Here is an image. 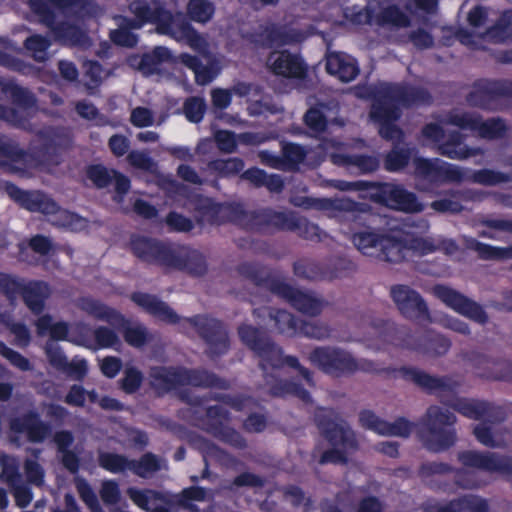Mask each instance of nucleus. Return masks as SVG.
Returning a JSON list of instances; mask_svg holds the SVG:
<instances>
[{
  "label": "nucleus",
  "instance_id": "nucleus-20",
  "mask_svg": "<svg viewBox=\"0 0 512 512\" xmlns=\"http://www.w3.org/2000/svg\"><path fill=\"white\" fill-rule=\"evenodd\" d=\"M130 12L135 16L134 20L129 21L128 26L133 29H139L146 23H156L157 31L160 33L161 24L170 25L175 16L162 8L151 9L150 6L142 0L133 1L129 5Z\"/></svg>",
  "mask_w": 512,
  "mask_h": 512
},
{
  "label": "nucleus",
  "instance_id": "nucleus-37",
  "mask_svg": "<svg viewBox=\"0 0 512 512\" xmlns=\"http://www.w3.org/2000/svg\"><path fill=\"white\" fill-rule=\"evenodd\" d=\"M496 82L485 84L475 88L468 96L470 105L480 108L495 109L498 107L500 95L498 91H494Z\"/></svg>",
  "mask_w": 512,
  "mask_h": 512
},
{
  "label": "nucleus",
  "instance_id": "nucleus-24",
  "mask_svg": "<svg viewBox=\"0 0 512 512\" xmlns=\"http://www.w3.org/2000/svg\"><path fill=\"white\" fill-rule=\"evenodd\" d=\"M341 144L333 140H325L321 145L323 156H329L333 163L338 165L355 166L361 172H371L377 169L378 160L370 156H355L350 157L342 153H338Z\"/></svg>",
  "mask_w": 512,
  "mask_h": 512
},
{
  "label": "nucleus",
  "instance_id": "nucleus-42",
  "mask_svg": "<svg viewBox=\"0 0 512 512\" xmlns=\"http://www.w3.org/2000/svg\"><path fill=\"white\" fill-rule=\"evenodd\" d=\"M474 435L481 444L488 447L498 448L507 443L504 431L486 424L477 425L474 428Z\"/></svg>",
  "mask_w": 512,
  "mask_h": 512
},
{
  "label": "nucleus",
  "instance_id": "nucleus-31",
  "mask_svg": "<svg viewBox=\"0 0 512 512\" xmlns=\"http://www.w3.org/2000/svg\"><path fill=\"white\" fill-rule=\"evenodd\" d=\"M327 72L336 76L342 82H350L359 73L354 58L344 53H330L326 61Z\"/></svg>",
  "mask_w": 512,
  "mask_h": 512
},
{
  "label": "nucleus",
  "instance_id": "nucleus-44",
  "mask_svg": "<svg viewBox=\"0 0 512 512\" xmlns=\"http://www.w3.org/2000/svg\"><path fill=\"white\" fill-rule=\"evenodd\" d=\"M469 248L475 250L480 257L484 259L504 260L512 258V246L510 247H495L483 244L475 239L467 241Z\"/></svg>",
  "mask_w": 512,
  "mask_h": 512
},
{
  "label": "nucleus",
  "instance_id": "nucleus-40",
  "mask_svg": "<svg viewBox=\"0 0 512 512\" xmlns=\"http://www.w3.org/2000/svg\"><path fill=\"white\" fill-rule=\"evenodd\" d=\"M49 221L58 227L66 228L71 231H82L87 227V220L77 214L71 213L67 210L60 209L50 215H47Z\"/></svg>",
  "mask_w": 512,
  "mask_h": 512
},
{
  "label": "nucleus",
  "instance_id": "nucleus-14",
  "mask_svg": "<svg viewBox=\"0 0 512 512\" xmlns=\"http://www.w3.org/2000/svg\"><path fill=\"white\" fill-rule=\"evenodd\" d=\"M429 228L428 221L424 219L403 226L410 257L427 255L439 248V236L429 234Z\"/></svg>",
  "mask_w": 512,
  "mask_h": 512
},
{
  "label": "nucleus",
  "instance_id": "nucleus-4",
  "mask_svg": "<svg viewBox=\"0 0 512 512\" xmlns=\"http://www.w3.org/2000/svg\"><path fill=\"white\" fill-rule=\"evenodd\" d=\"M412 91H407L399 87L383 85L379 96L376 97L370 117L379 125L380 135L388 140L398 141L401 139L402 132L393 124L399 118L398 104L408 105L418 101L416 98L410 99Z\"/></svg>",
  "mask_w": 512,
  "mask_h": 512
},
{
  "label": "nucleus",
  "instance_id": "nucleus-2",
  "mask_svg": "<svg viewBox=\"0 0 512 512\" xmlns=\"http://www.w3.org/2000/svg\"><path fill=\"white\" fill-rule=\"evenodd\" d=\"M309 360L329 375L342 376L359 370L385 374L388 378L412 382L430 393L450 391L459 385L458 381L451 378L435 377L413 367L380 368L370 361H358L351 353L337 347H318L310 353Z\"/></svg>",
  "mask_w": 512,
  "mask_h": 512
},
{
  "label": "nucleus",
  "instance_id": "nucleus-63",
  "mask_svg": "<svg viewBox=\"0 0 512 512\" xmlns=\"http://www.w3.org/2000/svg\"><path fill=\"white\" fill-rule=\"evenodd\" d=\"M22 281L14 275L0 272V292L14 299L20 294Z\"/></svg>",
  "mask_w": 512,
  "mask_h": 512
},
{
  "label": "nucleus",
  "instance_id": "nucleus-34",
  "mask_svg": "<svg viewBox=\"0 0 512 512\" xmlns=\"http://www.w3.org/2000/svg\"><path fill=\"white\" fill-rule=\"evenodd\" d=\"M215 141L218 148L225 153H232L237 147V142L257 145L264 141V138L259 134L254 133H243L237 138L236 136L227 130H218L214 133Z\"/></svg>",
  "mask_w": 512,
  "mask_h": 512
},
{
  "label": "nucleus",
  "instance_id": "nucleus-48",
  "mask_svg": "<svg viewBox=\"0 0 512 512\" xmlns=\"http://www.w3.org/2000/svg\"><path fill=\"white\" fill-rule=\"evenodd\" d=\"M99 464L105 470L111 473H121L130 471L132 461L123 455L103 452L99 455Z\"/></svg>",
  "mask_w": 512,
  "mask_h": 512
},
{
  "label": "nucleus",
  "instance_id": "nucleus-3",
  "mask_svg": "<svg viewBox=\"0 0 512 512\" xmlns=\"http://www.w3.org/2000/svg\"><path fill=\"white\" fill-rule=\"evenodd\" d=\"M388 345L416 350L429 357L443 356L451 346L448 339L438 334H430L421 341H416L405 329L394 324H387L379 331L377 339L371 341L368 347L374 350H385Z\"/></svg>",
  "mask_w": 512,
  "mask_h": 512
},
{
  "label": "nucleus",
  "instance_id": "nucleus-49",
  "mask_svg": "<svg viewBox=\"0 0 512 512\" xmlns=\"http://www.w3.org/2000/svg\"><path fill=\"white\" fill-rule=\"evenodd\" d=\"M26 50L38 62H44L48 59V48L51 42L48 38L41 35H32L24 42Z\"/></svg>",
  "mask_w": 512,
  "mask_h": 512
},
{
  "label": "nucleus",
  "instance_id": "nucleus-43",
  "mask_svg": "<svg viewBox=\"0 0 512 512\" xmlns=\"http://www.w3.org/2000/svg\"><path fill=\"white\" fill-rule=\"evenodd\" d=\"M452 406L462 415L471 419H480L488 415L490 411L489 404L472 399H456Z\"/></svg>",
  "mask_w": 512,
  "mask_h": 512
},
{
  "label": "nucleus",
  "instance_id": "nucleus-46",
  "mask_svg": "<svg viewBox=\"0 0 512 512\" xmlns=\"http://www.w3.org/2000/svg\"><path fill=\"white\" fill-rule=\"evenodd\" d=\"M171 59L170 51L165 47H156L152 52L143 55L139 69L144 74H152L158 67Z\"/></svg>",
  "mask_w": 512,
  "mask_h": 512
},
{
  "label": "nucleus",
  "instance_id": "nucleus-56",
  "mask_svg": "<svg viewBox=\"0 0 512 512\" xmlns=\"http://www.w3.org/2000/svg\"><path fill=\"white\" fill-rule=\"evenodd\" d=\"M161 461L152 454L144 455L139 462L132 461L130 471L141 477H148L161 469Z\"/></svg>",
  "mask_w": 512,
  "mask_h": 512
},
{
  "label": "nucleus",
  "instance_id": "nucleus-25",
  "mask_svg": "<svg viewBox=\"0 0 512 512\" xmlns=\"http://www.w3.org/2000/svg\"><path fill=\"white\" fill-rule=\"evenodd\" d=\"M360 422L363 427L383 436L408 437L412 430L410 423L404 419L388 423L370 411H364L360 414Z\"/></svg>",
  "mask_w": 512,
  "mask_h": 512
},
{
  "label": "nucleus",
  "instance_id": "nucleus-12",
  "mask_svg": "<svg viewBox=\"0 0 512 512\" xmlns=\"http://www.w3.org/2000/svg\"><path fill=\"white\" fill-rule=\"evenodd\" d=\"M72 2L73 0H30V6L35 13L42 16L43 22L52 27L60 40L73 45H84L86 43V35L82 30L70 24L54 27L53 17L48 10V4L57 7H67Z\"/></svg>",
  "mask_w": 512,
  "mask_h": 512
},
{
  "label": "nucleus",
  "instance_id": "nucleus-19",
  "mask_svg": "<svg viewBox=\"0 0 512 512\" xmlns=\"http://www.w3.org/2000/svg\"><path fill=\"white\" fill-rule=\"evenodd\" d=\"M398 310L406 318L419 319L428 315V310L418 292L406 285H396L390 290Z\"/></svg>",
  "mask_w": 512,
  "mask_h": 512
},
{
  "label": "nucleus",
  "instance_id": "nucleus-26",
  "mask_svg": "<svg viewBox=\"0 0 512 512\" xmlns=\"http://www.w3.org/2000/svg\"><path fill=\"white\" fill-rule=\"evenodd\" d=\"M379 258L395 263L410 258L403 228L401 230H393L384 234Z\"/></svg>",
  "mask_w": 512,
  "mask_h": 512
},
{
  "label": "nucleus",
  "instance_id": "nucleus-27",
  "mask_svg": "<svg viewBox=\"0 0 512 512\" xmlns=\"http://www.w3.org/2000/svg\"><path fill=\"white\" fill-rule=\"evenodd\" d=\"M75 305L81 312L94 320L108 322L112 325L123 321L120 313L98 299L89 296L80 297L76 300Z\"/></svg>",
  "mask_w": 512,
  "mask_h": 512
},
{
  "label": "nucleus",
  "instance_id": "nucleus-13",
  "mask_svg": "<svg viewBox=\"0 0 512 512\" xmlns=\"http://www.w3.org/2000/svg\"><path fill=\"white\" fill-rule=\"evenodd\" d=\"M326 438L333 449L326 451L320 458V463H343L347 460L346 452L356 447L353 432L342 424L331 423L323 427Z\"/></svg>",
  "mask_w": 512,
  "mask_h": 512
},
{
  "label": "nucleus",
  "instance_id": "nucleus-15",
  "mask_svg": "<svg viewBox=\"0 0 512 512\" xmlns=\"http://www.w3.org/2000/svg\"><path fill=\"white\" fill-rule=\"evenodd\" d=\"M433 293L457 313L480 324L487 322L488 316L482 307L459 292L449 287L438 285L433 288Z\"/></svg>",
  "mask_w": 512,
  "mask_h": 512
},
{
  "label": "nucleus",
  "instance_id": "nucleus-23",
  "mask_svg": "<svg viewBox=\"0 0 512 512\" xmlns=\"http://www.w3.org/2000/svg\"><path fill=\"white\" fill-rule=\"evenodd\" d=\"M266 66L274 74L288 78H302L306 72L302 59L286 51L272 52L266 60Z\"/></svg>",
  "mask_w": 512,
  "mask_h": 512
},
{
  "label": "nucleus",
  "instance_id": "nucleus-54",
  "mask_svg": "<svg viewBox=\"0 0 512 512\" xmlns=\"http://www.w3.org/2000/svg\"><path fill=\"white\" fill-rule=\"evenodd\" d=\"M305 34L295 28H281L271 33V45L280 47L292 43L300 42L305 38Z\"/></svg>",
  "mask_w": 512,
  "mask_h": 512
},
{
  "label": "nucleus",
  "instance_id": "nucleus-28",
  "mask_svg": "<svg viewBox=\"0 0 512 512\" xmlns=\"http://www.w3.org/2000/svg\"><path fill=\"white\" fill-rule=\"evenodd\" d=\"M294 204L298 206L315 207L327 212L330 217H338L343 212L363 211L360 205L348 198L294 200Z\"/></svg>",
  "mask_w": 512,
  "mask_h": 512
},
{
  "label": "nucleus",
  "instance_id": "nucleus-17",
  "mask_svg": "<svg viewBox=\"0 0 512 512\" xmlns=\"http://www.w3.org/2000/svg\"><path fill=\"white\" fill-rule=\"evenodd\" d=\"M0 186L12 199L28 211L40 212L47 216L57 210V204L53 199L41 191H23L6 182Z\"/></svg>",
  "mask_w": 512,
  "mask_h": 512
},
{
  "label": "nucleus",
  "instance_id": "nucleus-18",
  "mask_svg": "<svg viewBox=\"0 0 512 512\" xmlns=\"http://www.w3.org/2000/svg\"><path fill=\"white\" fill-rule=\"evenodd\" d=\"M180 17L181 15L175 16L170 25L161 24L160 33L169 35L178 42H184L193 50L207 56L209 45L206 39Z\"/></svg>",
  "mask_w": 512,
  "mask_h": 512
},
{
  "label": "nucleus",
  "instance_id": "nucleus-62",
  "mask_svg": "<svg viewBox=\"0 0 512 512\" xmlns=\"http://www.w3.org/2000/svg\"><path fill=\"white\" fill-rule=\"evenodd\" d=\"M124 338L129 345L141 347L148 341L149 334L144 326L133 324L126 327Z\"/></svg>",
  "mask_w": 512,
  "mask_h": 512
},
{
  "label": "nucleus",
  "instance_id": "nucleus-21",
  "mask_svg": "<svg viewBox=\"0 0 512 512\" xmlns=\"http://www.w3.org/2000/svg\"><path fill=\"white\" fill-rule=\"evenodd\" d=\"M378 196L381 202L393 209L405 212H419L423 210V205L416 200L412 193L397 185L385 184L381 186Z\"/></svg>",
  "mask_w": 512,
  "mask_h": 512
},
{
  "label": "nucleus",
  "instance_id": "nucleus-51",
  "mask_svg": "<svg viewBox=\"0 0 512 512\" xmlns=\"http://www.w3.org/2000/svg\"><path fill=\"white\" fill-rule=\"evenodd\" d=\"M93 343L91 349L115 348L120 345V338L114 330L98 326L93 331Z\"/></svg>",
  "mask_w": 512,
  "mask_h": 512
},
{
  "label": "nucleus",
  "instance_id": "nucleus-6",
  "mask_svg": "<svg viewBox=\"0 0 512 512\" xmlns=\"http://www.w3.org/2000/svg\"><path fill=\"white\" fill-rule=\"evenodd\" d=\"M241 340L261 357V366L263 370H267L268 366L280 367L287 364L299 370V373L311 384L310 372L303 368L295 357H283L280 348L270 344L261 337L259 331L251 326L243 325L239 328Z\"/></svg>",
  "mask_w": 512,
  "mask_h": 512
},
{
  "label": "nucleus",
  "instance_id": "nucleus-30",
  "mask_svg": "<svg viewBox=\"0 0 512 512\" xmlns=\"http://www.w3.org/2000/svg\"><path fill=\"white\" fill-rule=\"evenodd\" d=\"M131 299L143 310L167 323H176L179 320L178 315L164 302L155 296L145 293H134Z\"/></svg>",
  "mask_w": 512,
  "mask_h": 512
},
{
  "label": "nucleus",
  "instance_id": "nucleus-22",
  "mask_svg": "<svg viewBox=\"0 0 512 512\" xmlns=\"http://www.w3.org/2000/svg\"><path fill=\"white\" fill-rule=\"evenodd\" d=\"M275 289L279 295L287 299L297 310L304 314L316 316L322 311V300L312 293L303 292L286 283L277 285Z\"/></svg>",
  "mask_w": 512,
  "mask_h": 512
},
{
  "label": "nucleus",
  "instance_id": "nucleus-8",
  "mask_svg": "<svg viewBox=\"0 0 512 512\" xmlns=\"http://www.w3.org/2000/svg\"><path fill=\"white\" fill-rule=\"evenodd\" d=\"M35 100L30 92L14 87L0 78V119L22 125Z\"/></svg>",
  "mask_w": 512,
  "mask_h": 512
},
{
  "label": "nucleus",
  "instance_id": "nucleus-1",
  "mask_svg": "<svg viewBox=\"0 0 512 512\" xmlns=\"http://www.w3.org/2000/svg\"><path fill=\"white\" fill-rule=\"evenodd\" d=\"M444 125H451L469 131L474 137L487 141L505 137L509 129L502 118H483L478 113L462 109H453L438 122H432L424 126L422 129L424 140L435 144L441 155L454 160H466L470 157L483 155L484 150L480 147H471L465 144L464 135L458 131H452L445 135Z\"/></svg>",
  "mask_w": 512,
  "mask_h": 512
},
{
  "label": "nucleus",
  "instance_id": "nucleus-55",
  "mask_svg": "<svg viewBox=\"0 0 512 512\" xmlns=\"http://www.w3.org/2000/svg\"><path fill=\"white\" fill-rule=\"evenodd\" d=\"M0 355L4 357L9 363L20 371H31L33 369L32 363L28 358L19 352L8 347L4 342L0 341Z\"/></svg>",
  "mask_w": 512,
  "mask_h": 512
},
{
  "label": "nucleus",
  "instance_id": "nucleus-59",
  "mask_svg": "<svg viewBox=\"0 0 512 512\" xmlns=\"http://www.w3.org/2000/svg\"><path fill=\"white\" fill-rule=\"evenodd\" d=\"M5 483L9 485L18 507L24 508L30 504L33 499L32 492L30 488L22 483L20 473L17 479Z\"/></svg>",
  "mask_w": 512,
  "mask_h": 512
},
{
  "label": "nucleus",
  "instance_id": "nucleus-11",
  "mask_svg": "<svg viewBox=\"0 0 512 512\" xmlns=\"http://www.w3.org/2000/svg\"><path fill=\"white\" fill-rule=\"evenodd\" d=\"M458 460L466 468L482 471L490 475H512V458L509 456L492 452L467 450L458 454Z\"/></svg>",
  "mask_w": 512,
  "mask_h": 512
},
{
  "label": "nucleus",
  "instance_id": "nucleus-53",
  "mask_svg": "<svg viewBox=\"0 0 512 512\" xmlns=\"http://www.w3.org/2000/svg\"><path fill=\"white\" fill-rule=\"evenodd\" d=\"M92 334L88 324L78 322L71 327L68 341L79 346L92 348L94 346Z\"/></svg>",
  "mask_w": 512,
  "mask_h": 512
},
{
  "label": "nucleus",
  "instance_id": "nucleus-16",
  "mask_svg": "<svg viewBox=\"0 0 512 512\" xmlns=\"http://www.w3.org/2000/svg\"><path fill=\"white\" fill-rule=\"evenodd\" d=\"M182 326L194 328L207 340L211 351L215 354L224 352L228 347L227 333L215 319L197 316L192 319L183 320Z\"/></svg>",
  "mask_w": 512,
  "mask_h": 512
},
{
  "label": "nucleus",
  "instance_id": "nucleus-5",
  "mask_svg": "<svg viewBox=\"0 0 512 512\" xmlns=\"http://www.w3.org/2000/svg\"><path fill=\"white\" fill-rule=\"evenodd\" d=\"M456 418L448 409L440 406L428 408L423 420L421 437L425 445L433 451H442L454 444Z\"/></svg>",
  "mask_w": 512,
  "mask_h": 512
},
{
  "label": "nucleus",
  "instance_id": "nucleus-29",
  "mask_svg": "<svg viewBox=\"0 0 512 512\" xmlns=\"http://www.w3.org/2000/svg\"><path fill=\"white\" fill-rule=\"evenodd\" d=\"M26 306L33 313H41L45 307V301L51 295L50 286L43 281H22L20 294Z\"/></svg>",
  "mask_w": 512,
  "mask_h": 512
},
{
  "label": "nucleus",
  "instance_id": "nucleus-33",
  "mask_svg": "<svg viewBox=\"0 0 512 512\" xmlns=\"http://www.w3.org/2000/svg\"><path fill=\"white\" fill-rule=\"evenodd\" d=\"M487 503L476 495H467L446 505H428L425 512H487Z\"/></svg>",
  "mask_w": 512,
  "mask_h": 512
},
{
  "label": "nucleus",
  "instance_id": "nucleus-32",
  "mask_svg": "<svg viewBox=\"0 0 512 512\" xmlns=\"http://www.w3.org/2000/svg\"><path fill=\"white\" fill-rule=\"evenodd\" d=\"M11 429L14 432L26 433L29 440L33 442L43 441L50 431L49 426L43 423L38 415L34 413H29L22 418L13 419Z\"/></svg>",
  "mask_w": 512,
  "mask_h": 512
},
{
  "label": "nucleus",
  "instance_id": "nucleus-35",
  "mask_svg": "<svg viewBox=\"0 0 512 512\" xmlns=\"http://www.w3.org/2000/svg\"><path fill=\"white\" fill-rule=\"evenodd\" d=\"M505 166L509 168V171L503 172L494 169L472 170V173H470V182L485 186H495L511 182L512 157L505 161Z\"/></svg>",
  "mask_w": 512,
  "mask_h": 512
},
{
  "label": "nucleus",
  "instance_id": "nucleus-39",
  "mask_svg": "<svg viewBox=\"0 0 512 512\" xmlns=\"http://www.w3.org/2000/svg\"><path fill=\"white\" fill-rule=\"evenodd\" d=\"M383 237L384 234L381 233L364 231L353 236V243L361 253L379 257Z\"/></svg>",
  "mask_w": 512,
  "mask_h": 512
},
{
  "label": "nucleus",
  "instance_id": "nucleus-9",
  "mask_svg": "<svg viewBox=\"0 0 512 512\" xmlns=\"http://www.w3.org/2000/svg\"><path fill=\"white\" fill-rule=\"evenodd\" d=\"M47 150V147L40 150L32 147L29 152H25L14 140L0 135V166L8 167L13 171L44 166Z\"/></svg>",
  "mask_w": 512,
  "mask_h": 512
},
{
  "label": "nucleus",
  "instance_id": "nucleus-38",
  "mask_svg": "<svg viewBox=\"0 0 512 512\" xmlns=\"http://www.w3.org/2000/svg\"><path fill=\"white\" fill-rule=\"evenodd\" d=\"M127 495L135 505L145 511H152L157 505L166 503L165 496L155 490L132 487L127 489Z\"/></svg>",
  "mask_w": 512,
  "mask_h": 512
},
{
  "label": "nucleus",
  "instance_id": "nucleus-41",
  "mask_svg": "<svg viewBox=\"0 0 512 512\" xmlns=\"http://www.w3.org/2000/svg\"><path fill=\"white\" fill-rule=\"evenodd\" d=\"M259 316L269 317L275 324L276 328L280 333L287 335H293L298 333L299 327L297 326L293 316L282 310L271 311L267 308H263L257 311Z\"/></svg>",
  "mask_w": 512,
  "mask_h": 512
},
{
  "label": "nucleus",
  "instance_id": "nucleus-58",
  "mask_svg": "<svg viewBox=\"0 0 512 512\" xmlns=\"http://www.w3.org/2000/svg\"><path fill=\"white\" fill-rule=\"evenodd\" d=\"M87 398L91 402H96L97 393L94 390L86 391L80 385H73L65 397V402L71 406L82 407L84 406Z\"/></svg>",
  "mask_w": 512,
  "mask_h": 512
},
{
  "label": "nucleus",
  "instance_id": "nucleus-45",
  "mask_svg": "<svg viewBox=\"0 0 512 512\" xmlns=\"http://www.w3.org/2000/svg\"><path fill=\"white\" fill-rule=\"evenodd\" d=\"M175 249H185L189 251V254H197L198 257H192L191 255L181 257L179 265H170L173 269H184L189 273L195 275H202L206 272L207 265L204 256L197 250L176 246Z\"/></svg>",
  "mask_w": 512,
  "mask_h": 512
},
{
  "label": "nucleus",
  "instance_id": "nucleus-52",
  "mask_svg": "<svg viewBox=\"0 0 512 512\" xmlns=\"http://www.w3.org/2000/svg\"><path fill=\"white\" fill-rule=\"evenodd\" d=\"M166 120V116L162 115L157 121H155V115L147 107H136L132 109L130 114V122L138 128L149 127L154 124L161 125Z\"/></svg>",
  "mask_w": 512,
  "mask_h": 512
},
{
  "label": "nucleus",
  "instance_id": "nucleus-64",
  "mask_svg": "<svg viewBox=\"0 0 512 512\" xmlns=\"http://www.w3.org/2000/svg\"><path fill=\"white\" fill-rule=\"evenodd\" d=\"M76 487L78 490V493L80 494L82 500L86 503V505L89 507V509L92 512H103L101 509L98 500L93 492V490L90 488L89 484L81 479L76 478Z\"/></svg>",
  "mask_w": 512,
  "mask_h": 512
},
{
  "label": "nucleus",
  "instance_id": "nucleus-57",
  "mask_svg": "<svg viewBox=\"0 0 512 512\" xmlns=\"http://www.w3.org/2000/svg\"><path fill=\"white\" fill-rule=\"evenodd\" d=\"M0 480L12 482L19 477V461L13 456L0 453Z\"/></svg>",
  "mask_w": 512,
  "mask_h": 512
},
{
  "label": "nucleus",
  "instance_id": "nucleus-47",
  "mask_svg": "<svg viewBox=\"0 0 512 512\" xmlns=\"http://www.w3.org/2000/svg\"><path fill=\"white\" fill-rule=\"evenodd\" d=\"M214 12V5L208 0H190L187 4L189 18L197 23L210 21Z\"/></svg>",
  "mask_w": 512,
  "mask_h": 512
},
{
  "label": "nucleus",
  "instance_id": "nucleus-50",
  "mask_svg": "<svg viewBox=\"0 0 512 512\" xmlns=\"http://www.w3.org/2000/svg\"><path fill=\"white\" fill-rule=\"evenodd\" d=\"M470 173H472L470 169L461 168L441 160L438 167L437 180L450 182L470 181Z\"/></svg>",
  "mask_w": 512,
  "mask_h": 512
},
{
  "label": "nucleus",
  "instance_id": "nucleus-10",
  "mask_svg": "<svg viewBox=\"0 0 512 512\" xmlns=\"http://www.w3.org/2000/svg\"><path fill=\"white\" fill-rule=\"evenodd\" d=\"M215 382L214 377L206 372L176 370L156 367L151 370V383L159 390H170L177 385L209 386Z\"/></svg>",
  "mask_w": 512,
  "mask_h": 512
},
{
  "label": "nucleus",
  "instance_id": "nucleus-61",
  "mask_svg": "<svg viewBox=\"0 0 512 512\" xmlns=\"http://www.w3.org/2000/svg\"><path fill=\"white\" fill-rule=\"evenodd\" d=\"M209 168L222 176H229L242 171L244 163L239 158H229L213 161L209 164Z\"/></svg>",
  "mask_w": 512,
  "mask_h": 512
},
{
  "label": "nucleus",
  "instance_id": "nucleus-36",
  "mask_svg": "<svg viewBox=\"0 0 512 512\" xmlns=\"http://www.w3.org/2000/svg\"><path fill=\"white\" fill-rule=\"evenodd\" d=\"M37 333L41 336L49 333L54 340H66L70 335L71 327L67 322H55L51 315L45 314L35 322Z\"/></svg>",
  "mask_w": 512,
  "mask_h": 512
},
{
  "label": "nucleus",
  "instance_id": "nucleus-7",
  "mask_svg": "<svg viewBox=\"0 0 512 512\" xmlns=\"http://www.w3.org/2000/svg\"><path fill=\"white\" fill-rule=\"evenodd\" d=\"M175 247L143 236H133L130 240V249L137 258L166 268L179 265L181 257H198L197 254H189V251Z\"/></svg>",
  "mask_w": 512,
  "mask_h": 512
},
{
  "label": "nucleus",
  "instance_id": "nucleus-60",
  "mask_svg": "<svg viewBox=\"0 0 512 512\" xmlns=\"http://www.w3.org/2000/svg\"><path fill=\"white\" fill-rule=\"evenodd\" d=\"M298 332L306 337L322 340L330 336L331 329L327 324L323 322L311 321L303 322L299 326Z\"/></svg>",
  "mask_w": 512,
  "mask_h": 512
}]
</instances>
